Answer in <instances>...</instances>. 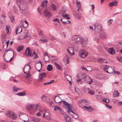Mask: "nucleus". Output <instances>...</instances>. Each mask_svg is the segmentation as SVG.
<instances>
[{"mask_svg": "<svg viewBox=\"0 0 122 122\" xmlns=\"http://www.w3.org/2000/svg\"><path fill=\"white\" fill-rule=\"evenodd\" d=\"M41 36L42 38H43L45 37L46 36L44 34H42Z\"/></svg>", "mask_w": 122, "mask_h": 122, "instance_id": "nucleus-64", "label": "nucleus"}, {"mask_svg": "<svg viewBox=\"0 0 122 122\" xmlns=\"http://www.w3.org/2000/svg\"><path fill=\"white\" fill-rule=\"evenodd\" d=\"M103 101L104 102H105L107 103H108L109 102V100L107 99L104 98L103 100Z\"/></svg>", "mask_w": 122, "mask_h": 122, "instance_id": "nucleus-49", "label": "nucleus"}, {"mask_svg": "<svg viewBox=\"0 0 122 122\" xmlns=\"http://www.w3.org/2000/svg\"><path fill=\"white\" fill-rule=\"evenodd\" d=\"M117 1L116 0H115L114 1H113L111 2L109 4V5L110 6H112L113 5L117 6Z\"/></svg>", "mask_w": 122, "mask_h": 122, "instance_id": "nucleus-26", "label": "nucleus"}, {"mask_svg": "<svg viewBox=\"0 0 122 122\" xmlns=\"http://www.w3.org/2000/svg\"><path fill=\"white\" fill-rule=\"evenodd\" d=\"M45 112V113L46 114V116H51L50 114L48 112Z\"/></svg>", "mask_w": 122, "mask_h": 122, "instance_id": "nucleus-56", "label": "nucleus"}, {"mask_svg": "<svg viewBox=\"0 0 122 122\" xmlns=\"http://www.w3.org/2000/svg\"><path fill=\"white\" fill-rule=\"evenodd\" d=\"M35 105L34 104H32L29 105L27 107V108L29 110H31L35 106Z\"/></svg>", "mask_w": 122, "mask_h": 122, "instance_id": "nucleus-30", "label": "nucleus"}, {"mask_svg": "<svg viewBox=\"0 0 122 122\" xmlns=\"http://www.w3.org/2000/svg\"><path fill=\"white\" fill-rule=\"evenodd\" d=\"M25 53L26 56H29L30 57L33 56L34 55L36 54L35 52H34L33 54H31V51L28 47L27 48Z\"/></svg>", "mask_w": 122, "mask_h": 122, "instance_id": "nucleus-8", "label": "nucleus"}, {"mask_svg": "<svg viewBox=\"0 0 122 122\" xmlns=\"http://www.w3.org/2000/svg\"><path fill=\"white\" fill-rule=\"evenodd\" d=\"M114 72L116 73V74L118 75L120 74V73L118 71H114Z\"/></svg>", "mask_w": 122, "mask_h": 122, "instance_id": "nucleus-62", "label": "nucleus"}, {"mask_svg": "<svg viewBox=\"0 0 122 122\" xmlns=\"http://www.w3.org/2000/svg\"><path fill=\"white\" fill-rule=\"evenodd\" d=\"M79 55L82 57H84L88 55V52L85 50L82 49L80 50L78 52Z\"/></svg>", "mask_w": 122, "mask_h": 122, "instance_id": "nucleus-6", "label": "nucleus"}, {"mask_svg": "<svg viewBox=\"0 0 122 122\" xmlns=\"http://www.w3.org/2000/svg\"><path fill=\"white\" fill-rule=\"evenodd\" d=\"M6 31L7 32V34H8L9 32V29L10 28L9 26H8L6 25Z\"/></svg>", "mask_w": 122, "mask_h": 122, "instance_id": "nucleus-46", "label": "nucleus"}, {"mask_svg": "<svg viewBox=\"0 0 122 122\" xmlns=\"http://www.w3.org/2000/svg\"><path fill=\"white\" fill-rule=\"evenodd\" d=\"M92 11H93L94 10V8H95V6L93 4H92Z\"/></svg>", "mask_w": 122, "mask_h": 122, "instance_id": "nucleus-59", "label": "nucleus"}, {"mask_svg": "<svg viewBox=\"0 0 122 122\" xmlns=\"http://www.w3.org/2000/svg\"><path fill=\"white\" fill-rule=\"evenodd\" d=\"M47 70L48 71H51L52 70V66L50 64L48 65L47 66Z\"/></svg>", "mask_w": 122, "mask_h": 122, "instance_id": "nucleus-34", "label": "nucleus"}, {"mask_svg": "<svg viewBox=\"0 0 122 122\" xmlns=\"http://www.w3.org/2000/svg\"><path fill=\"white\" fill-rule=\"evenodd\" d=\"M73 40L75 41L76 44L81 43V44H82L84 43V42L83 38L81 37H78L76 35L73 36L72 38Z\"/></svg>", "mask_w": 122, "mask_h": 122, "instance_id": "nucleus-1", "label": "nucleus"}, {"mask_svg": "<svg viewBox=\"0 0 122 122\" xmlns=\"http://www.w3.org/2000/svg\"><path fill=\"white\" fill-rule=\"evenodd\" d=\"M78 50L77 48V46H74V47H68V49L67 50V52L70 55H73L74 54V52L75 51H77Z\"/></svg>", "mask_w": 122, "mask_h": 122, "instance_id": "nucleus-2", "label": "nucleus"}, {"mask_svg": "<svg viewBox=\"0 0 122 122\" xmlns=\"http://www.w3.org/2000/svg\"><path fill=\"white\" fill-rule=\"evenodd\" d=\"M70 112L71 113L70 114V115L71 116V117L72 118H78V117L77 115L74 113L72 110L70 111Z\"/></svg>", "mask_w": 122, "mask_h": 122, "instance_id": "nucleus-21", "label": "nucleus"}, {"mask_svg": "<svg viewBox=\"0 0 122 122\" xmlns=\"http://www.w3.org/2000/svg\"><path fill=\"white\" fill-rule=\"evenodd\" d=\"M98 33H100L99 36L100 38L104 39L107 37V36L105 33L102 30L100 31V32Z\"/></svg>", "mask_w": 122, "mask_h": 122, "instance_id": "nucleus-11", "label": "nucleus"}, {"mask_svg": "<svg viewBox=\"0 0 122 122\" xmlns=\"http://www.w3.org/2000/svg\"><path fill=\"white\" fill-rule=\"evenodd\" d=\"M47 2L48 1L47 0L44 1L42 2L41 6H40L38 8V10L39 13L41 12L42 9H45V6L44 7V6H45V5L46 6V4Z\"/></svg>", "mask_w": 122, "mask_h": 122, "instance_id": "nucleus-5", "label": "nucleus"}, {"mask_svg": "<svg viewBox=\"0 0 122 122\" xmlns=\"http://www.w3.org/2000/svg\"><path fill=\"white\" fill-rule=\"evenodd\" d=\"M63 102L65 108L68 114H69L70 111L72 110L71 106V104L65 101H63Z\"/></svg>", "mask_w": 122, "mask_h": 122, "instance_id": "nucleus-3", "label": "nucleus"}, {"mask_svg": "<svg viewBox=\"0 0 122 122\" xmlns=\"http://www.w3.org/2000/svg\"><path fill=\"white\" fill-rule=\"evenodd\" d=\"M50 84V82H48L47 83H45L43 84V85H49Z\"/></svg>", "mask_w": 122, "mask_h": 122, "instance_id": "nucleus-60", "label": "nucleus"}, {"mask_svg": "<svg viewBox=\"0 0 122 122\" xmlns=\"http://www.w3.org/2000/svg\"><path fill=\"white\" fill-rule=\"evenodd\" d=\"M75 15L76 17L78 19H80L81 18V16H80L79 15V14L77 13H76Z\"/></svg>", "mask_w": 122, "mask_h": 122, "instance_id": "nucleus-37", "label": "nucleus"}, {"mask_svg": "<svg viewBox=\"0 0 122 122\" xmlns=\"http://www.w3.org/2000/svg\"><path fill=\"white\" fill-rule=\"evenodd\" d=\"M6 115L12 119H15L17 118L16 114L13 112H8L6 113Z\"/></svg>", "mask_w": 122, "mask_h": 122, "instance_id": "nucleus-4", "label": "nucleus"}, {"mask_svg": "<svg viewBox=\"0 0 122 122\" xmlns=\"http://www.w3.org/2000/svg\"><path fill=\"white\" fill-rule=\"evenodd\" d=\"M54 110L56 111H62V109L58 106H55Z\"/></svg>", "mask_w": 122, "mask_h": 122, "instance_id": "nucleus-32", "label": "nucleus"}, {"mask_svg": "<svg viewBox=\"0 0 122 122\" xmlns=\"http://www.w3.org/2000/svg\"><path fill=\"white\" fill-rule=\"evenodd\" d=\"M88 92L89 94L92 95H93L95 93V92L94 91L91 90L88 91Z\"/></svg>", "mask_w": 122, "mask_h": 122, "instance_id": "nucleus-42", "label": "nucleus"}, {"mask_svg": "<svg viewBox=\"0 0 122 122\" xmlns=\"http://www.w3.org/2000/svg\"><path fill=\"white\" fill-rule=\"evenodd\" d=\"M10 18L11 22L12 23L14 21V17L13 16H11Z\"/></svg>", "mask_w": 122, "mask_h": 122, "instance_id": "nucleus-48", "label": "nucleus"}, {"mask_svg": "<svg viewBox=\"0 0 122 122\" xmlns=\"http://www.w3.org/2000/svg\"><path fill=\"white\" fill-rule=\"evenodd\" d=\"M62 16L65 18H66L67 19H70V16L67 14H66L65 15H62Z\"/></svg>", "mask_w": 122, "mask_h": 122, "instance_id": "nucleus-35", "label": "nucleus"}, {"mask_svg": "<svg viewBox=\"0 0 122 122\" xmlns=\"http://www.w3.org/2000/svg\"><path fill=\"white\" fill-rule=\"evenodd\" d=\"M64 117L66 122H70L71 121V117L67 114H66L64 116Z\"/></svg>", "mask_w": 122, "mask_h": 122, "instance_id": "nucleus-22", "label": "nucleus"}, {"mask_svg": "<svg viewBox=\"0 0 122 122\" xmlns=\"http://www.w3.org/2000/svg\"><path fill=\"white\" fill-rule=\"evenodd\" d=\"M66 58V59H65V58H64L65 60L66 61L67 64H68L69 63V61H68V57L67 56H66L65 57Z\"/></svg>", "mask_w": 122, "mask_h": 122, "instance_id": "nucleus-47", "label": "nucleus"}, {"mask_svg": "<svg viewBox=\"0 0 122 122\" xmlns=\"http://www.w3.org/2000/svg\"><path fill=\"white\" fill-rule=\"evenodd\" d=\"M24 47V46L22 45H20L17 48V51L18 52H20L23 49Z\"/></svg>", "mask_w": 122, "mask_h": 122, "instance_id": "nucleus-23", "label": "nucleus"}, {"mask_svg": "<svg viewBox=\"0 0 122 122\" xmlns=\"http://www.w3.org/2000/svg\"><path fill=\"white\" fill-rule=\"evenodd\" d=\"M44 113L43 115V116H42V117L43 118H45V117H46V114L45 113V112H44Z\"/></svg>", "mask_w": 122, "mask_h": 122, "instance_id": "nucleus-61", "label": "nucleus"}, {"mask_svg": "<svg viewBox=\"0 0 122 122\" xmlns=\"http://www.w3.org/2000/svg\"><path fill=\"white\" fill-rule=\"evenodd\" d=\"M22 30V27L19 26L17 27V29L16 30V35L18 33H20L21 32Z\"/></svg>", "mask_w": 122, "mask_h": 122, "instance_id": "nucleus-20", "label": "nucleus"}, {"mask_svg": "<svg viewBox=\"0 0 122 122\" xmlns=\"http://www.w3.org/2000/svg\"><path fill=\"white\" fill-rule=\"evenodd\" d=\"M106 105L107 107L108 108L110 109L112 108V107L111 106L107 104H106Z\"/></svg>", "mask_w": 122, "mask_h": 122, "instance_id": "nucleus-53", "label": "nucleus"}, {"mask_svg": "<svg viewBox=\"0 0 122 122\" xmlns=\"http://www.w3.org/2000/svg\"><path fill=\"white\" fill-rule=\"evenodd\" d=\"M117 59L120 62H122V57H119Z\"/></svg>", "mask_w": 122, "mask_h": 122, "instance_id": "nucleus-50", "label": "nucleus"}, {"mask_svg": "<svg viewBox=\"0 0 122 122\" xmlns=\"http://www.w3.org/2000/svg\"><path fill=\"white\" fill-rule=\"evenodd\" d=\"M36 115L37 116H40L42 115V114L38 112V113Z\"/></svg>", "mask_w": 122, "mask_h": 122, "instance_id": "nucleus-55", "label": "nucleus"}, {"mask_svg": "<svg viewBox=\"0 0 122 122\" xmlns=\"http://www.w3.org/2000/svg\"><path fill=\"white\" fill-rule=\"evenodd\" d=\"M46 76V74L45 73H41L39 74V77L40 79L42 80L43 77H45Z\"/></svg>", "mask_w": 122, "mask_h": 122, "instance_id": "nucleus-18", "label": "nucleus"}, {"mask_svg": "<svg viewBox=\"0 0 122 122\" xmlns=\"http://www.w3.org/2000/svg\"><path fill=\"white\" fill-rule=\"evenodd\" d=\"M30 69H31L29 65H25L24 69V73L26 74L28 73L29 72V70Z\"/></svg>", "mask_w": 122, "mask_h": 122, "instance_id": "nucleus-13", "label": "nucleus"}, {"mask_svg": "<svg viewBox=\"0 0 122 122\" xmlns=\"http://www.w3.org/2000/svg\"><path fill=\"white\" fill-rule=\"evenodd\" d=\"M94 26L96 31L99 32L102 30V25L100 24L97 23L95 24Z\"/></svg>", "mask_w": 122, "mask_h": 122, "instance_id": "nucleus-7", "label": "nucleus"}, {"mask_svg": "<svg viewBox=\"0 0 122 122\" xmlns=\"http://www.w3.org/2000/svg\"><path fill=\"white\" fill-rule=\"evenodd\" d=\"M41 98L42 100L48 103L50 101L49 98L45 95H43Z\"/></svg>", "mask_w": 122, "mask_h": 122, "instance_id": "nucleus-14", "label": "nucleus"}, {"mask_svg": "<svg viewBox=\"0 0 122 122\" xmlns=\"http://www.w3.org/2000/svg\"><path fill=\"white\" fill-rule=\"evenodd\" d=\"M35 65L36 68L37 70L41 69V68L42 64L41 62H38Z\"/></svg>", "mask_w": 122, "mask_h": 122, "instance_id": "nucleus-16", "label": "nucleus"}, {"mask_svg": "<svg viewBox=\"0 0 122 122\" xmlns=\"http://www.w3.org/2000/svg\"><path fill=\"white\" fill-rule=\"evenodd\" d=\"M26 79L28 80V81L29 83H30L31 81L32 80H31V79H30V80H29L28 78L31 77V75L30 73H29V72L28 73H26Z\"/></svg>", "mask_w": 122, "mask_h": 122, "instance_id": "nucleus-25", "label": "nucleus"}, {"mask_svg": "<svg viewBox=\"0 0 122 122\" xmlns=\"http://www.w3.org/2000/svg\"><path fill=\"white\" fill-rule=\"evenodd\" d=\"M98 60L99 61L102 62V63H103L104 62H105L106 63L107 62V61L106 60L102 58H100L98 59Z\"/></svg>", "mask_w": 122, "mask_h": 122, "instance_id": "nucleus-36", "label": "nucleus"}, {"mask_svg": "<svg viewBox=\"0 0 122 122\" xmlns=\"http://www.w3.org/2000/svg\"><path fill=\"white\" fill-rule=\"evenodd\" d=\"M107 70H108L106 72L110 74L113 72L114 71L113 69L110 67H109V68Z\"/></svg>", "mask_w": 122, "mask_h": 122, "instance_id": "nucleus-31", "label": "nucleus"}, {"mask_svg": "<svg viewBox=\"0 0 122 122\" xmlns=\"http://www.w3.org/2000/svg\"><path fill=\"white\" fill-rule=\"evenodd\" d=\"M9 41H7L6 42H5V46H6V48H7L8 45L9 44Z\"/></svg>", "mask_w": 122, "mask_h": 122, "instance_id": "nucleus-54", "label": "nucleus"}, {"mask_svg": "<svg viewBox=\"0 0 122 122\" xmlns=\"http://www.w3.org/2000/svg\"><path fill=\"white\" fill-rule=\"evenodd\" d=\"M13 91L15 92L18 91V88L15 86H14L13 87Z\"/></svg>", "mask_w": 122, "mask_h": 122, "instance_id": "nucleus-39", "label": "nucleus"}, {"mask_svg": "<svg viewBox=\"0 0 122 122\" xmlns=\"http://www.w3.org/2000/svg\"><path fill=\"white\" fill-rule=\"evenodd\" d=\"M24 21H25V24H26V26H24V25H23V26L25 28H26L28 26V23L27 22L26 20H25Z\"/></svg>", "mask_w": 122, "mask_h": 122, "instance_id": "nucleus-44", "label": "nucleus"}, {"mask_svg": "<svg viewBox=\"0 0 122 122\" xmlns=\"http://www.w3.org/2000/svg\"><path fill=\"white\" fill-rule=\"evenodd\" d=\"M54 64L56 66V68L58 70H62V67L61 66L59 65L56 63H55Z\"/></svg>", "mask_w": 122, "mask_h": 122, "instance_id": "nucleus-24", "label": "nucleus"}, {"mask_svg": "<svg viewBox=\"0 0 122 122\" xmlns=\"http://www.w3.org/2000/svg\"><path fill=\"white\" fill-rule=\"evenodd\" d=\"M39 112L41 113L42 114L45 112V110L43 108L41 107L39 109Z\"/></svg>", "mask_w": 122, "mask_h": 122, "instance_id": "nucleus-33", "label": "nucleus"}, {"mask_svg": "<svg viewBox=\"0 0 122 122\" xmlns=\"http://www.w3.org/2000/svg\"><path fill=\"white\" fill-rule=\"evenodd\" d=\"M31 121L34 122H39L40 121V120L37 118L33 117L31 118Z\"/></svg>", "mask_w": 122, "mask_h": 122, "instance_id": "nucleus-27", "label": "nucleus"}, {"mask_svg": "<svg viewBox=\"0 0 122 122\" xmlns=\"http://www.w3.org/2000/svg\"><path fill=\"white\" fill-rule=\"evenodd\" d=\"M54 100L55 102L57 103H61L63 102V101H61L60 98L57 96L55 97L54 98Z\"/></svg>", "mask_w": 122, "mask_h": 122, "instance_id": "nucleus-15", "label": "nucleus"}, {"mask_svg": "<svg viewBox=\"0 0 122 122\" xmlns=\"http://www.w3.org/2000/svg\"><path fill=\"white\" fill-rule=\"evenodd\" d=\"M109 66H108L107 65H106L104 66V67L103 68V69L105 71V72H106L108 70L107 69L109 68Z\"/></svg>", "mask_w": 122, "mask_h": 122, "instance_id": "nucleus-38", "label": "nucleus"}, {"mask_svg": "<svg viewBox=\"0 0 122 122\" xmlns=\"http://www.w3.org/2000/svg\"><path fill=\"white\" fill-rule=\"evenodd\" d=\"M108 53L111 55L114 54L115 52V51L113 48H109L108 51Z\"/></svg>", "mask_w": 122, "mask_h": 122, "instance_id": "nucleus-17", "label": "nucleus"}, {"mask_svg": "<svg viewBox=\"0 0 122 122\" xmlns=\"http://www.w3.org/2000/svg\"><path fill=\"white\" fill-rule=\"evenodd\" d=\"M26 93V91H24L23 92H19L17 93V95L19 96H24Z\"/></svg>", "mask_w": 122, "mask_h": 122, "instance_id": "nucleus-29", "label": "nucleus"}, {"mask_svg": "<svg viewBox=\"0 0 122 122\" xmlns=\"http://www.w3.org/2000/svg\"><path fill=\"white\" fill-rule=\"evenodd\" d=\"M45 119L48 120L50 121L51 120V118L50 116H46L45 117Z\"/></svg>", "mask_w": 122, "mask_h": 122, "instance_id": "nucleus-43", "label": "nucleus"}, {"mask_svg": "<svg viewBox=\"0 0 122 122\" xmlns=\"http://www.w3.org/2000/svg\"><path fill=\"white\" fill-rule=\"evenodd\" d=\"M114 96L115 97L118 96L119 95V93L118 91H115L114 93Z\"/></svg>", "mask_w": 122, "mask_h": 122, "instance_id": "nucleus-40", "label": "nucleus"}, {"mask_svg": "<svg viewBox=\"0 0 122 122\" xmlns=\"http://www.w3.org/2000/svg\"><path fill=\"white\" fill-rule=\"evenodd\" d=\"M44 10L43 13L46 16L48 17H50L51 16V14L50 12L44 9Z\"/></svg>", "mask_w": 122, "mask_h": 122, "instance_id": "nucleus-19", "label": "nucleus"}, {"mask_svg": "<svg viewBox=\"0 0 122 122\" xmlns=\"http://www.w3.org/2000/svg\"><path fill=\"white\" fill-rule=\"evenodd\" d=\"M40 40L42 41L43 42H47L48 41V40L47 39L43 38H41L40 39Z\"/></svg>", "mask_w": 122, "mask_h": 122, "instance_id": "nucleus-45", "label": "nucleus"}, {"mask_svg": "<svg viewBox=\"0 0 122 122\" xmlns=\"http://www.w3.org/2000/svg\"><path fill=\"white\" fill-rule=\"evenodd\" d=\"M50 7L53 11H55L56 10V5L54 4H52L50 6Z\"/></svg>", "mask_w": 122, "mask_h": 122, "instance_id": "nucleus-28", "label": "nucleus"}, {"mask_svg": "<svg viewBox=\"0 0 122 122\" xmlns=\"http://www.w3.org/2000/svg\"><path fill=\"white\" fill-rule=\"evenodd\" d=\"M50 39L51 40H55L56 39L53 36H50Z\"/></svg>", "mask_w": 122, "mask_h": 122, "instance_id": "nucleus-57", "label": "nucleus"}, {"mask_svg": "<svg viewBox=\"0 0 122 122\" xmlns=\"http://www.w3.org/2000/svg\"><path fill=\"white\" fill-rule=\"evenodd\" d=\"M83 107H85L86 108H87V110H88V111H90V110H89V109H90V108L89 107H86V106H83Z\"/></svg>", "mask_w": 122, "mask_h": 122, "instance_id": "nucleus-63", "label": "nucleus"}, {"mask_svg": "<svg viewBox=\"0 0 122 122\" xmlns=\"http://www.w3.org/2000/svg\"><path fill=\"white\" fill-rule=\"evenodd\" d=\"M20 119H22L24 122H26L29 120V118L28 116L25 115H22L19 116Z\"/></svg>", "mask_w": 122, "mask_h": 122, "instance_id": "nucleus-12", "label": "nucleus"}, {"mask_svg": "<svg viewBox=\"0 0 122 122\" xmlns=\"http://www.w3.org/2000/svg\"><path fill=\"white\" fill-rule=\"evenodd\" d=\"M39 35L41 36L42 35V32L41 31H40L39 32Z\"/></svg>", "mask_w": 122, "mask_h": 122, "instance_id": "nucleus-58", "label": "nucleus"}, {"mask_svg": "<svg viewBox=\"0 0 122 122\" xmlns=\"http://www.w3.org/2000/svg\"><path fill=\"white\" fill-rule=\"evenodd\" d=\"M78 103L80 107L81 106L86 105L87 104V102L85 100L83 99L79 100L78 101Z\"/></svg>", "mask_w": 122, "mask_h": 122, "instance_id": "nucleus-10", "label": "nucleus"}, {"mask_svg": "<svg viewBox=\"0 0 122 122\" xmlns=\"http://www.w3.org/2000/svg\"><path fill=\"white\" fill-rule=\"evenodd\" d=\"M83 76L82 78H83ZM84 78L85 79V80L87 84H90L92 83L93 81L92 79L89 76H84Z\"/></svg>", "mask_w": 122, "mask_h": 122, "instance_id": "nucleus-9", "label": "nucleus"}, {"mask_svg": "<svg viewBox=\"0 0 122 122\" xmlns=\"http://www.w3.org/2000/svg\"><path fill=\"white\" fill-rule=\"evenodd\" d=\"M113 20L112 19H110L109 20L107 23L108 25L109 26H110V24H111Z\"/></svg>", "mask_w": 122, "mask_h": 122, "instance_id": "nucleus-41", "label": "nucleus"}, {"mask_svg": "<svg viewBox=\"0 0 122 122\" xmlns=\"http://www.w3.org/2000/svg\"><path fill=\"white\" fill-rule=\"evenodd\" d=\"M53 20L56 22H60L59 20L57 18Z\"/></svg>", "mask_w": 122, "mask_h": 122, "instance_id": "nucleus-51", "label": "nucleus"}, {"mask_svg": "<svg viewBox=\"0 0 122 122\" xmlns=\"http://www.w3.org/2000/svg\"><path fill=\"white\" fill-rule=\"evenodd\" d=\"M50 104L52 106H54V103L52 102H49Z\"/></svg>", "mask_w": 122, "mask_h": 122, "instance_id": "nucleus-52", "label": "nucleus"}]
</instances>
